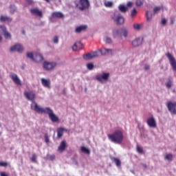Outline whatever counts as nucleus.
<instances>
[{"label":"nucleus","mask_w":176,"mask_h":176,"mask_svg":"<svg viewBox=\"0 0 176 176\" xmlns=\"http://www.w3.org/2000/svg\"><path fill=\"white\" fill-rule=\"evenodd\" d=\"M108 138L111 142L114 144H121L123 142L124 136L123 135V131L121 130H116L113 133L108 135Z\"/></svg>","instance_id":"f257e3e1"},{"label":"nucleus","mask_w":176,"mask_h":176,"mask_svg":"<svg viewBox=\"0 0 176 176\" xmlns=\"http://www.w3.org/2000/svg\"><path fill=\"white\" fill-rule=\"evenodd\" d=\"M31 109H33V111H35L38 113H45V115H48L49 116L53 113V110L50 107L42 108L36 102H34L33 104H31Z\"/></svg>","instance_id":"f03ea898"},{"label":"nucleus","mask_w":176,"mask_h":176,"mask_svg":"<svg viewBox=\"0 0 176 176\" xmlns=\"http://www.w3.org/2000/svg\"><path fill=\"white\" fill-rule=\"evenodd\" d=\"M26 56L34 63H41L43 60V55L39 53L28 52Z\"/></svg>","instance_id":"7ed1b4c3"},{"label":"nucleus","mask_w":176,"mask_h":176,"mask_svg":"<svg viewBox=\"0 0 176 176\" xmlns=\"http://www.w3.org/2000/svg\"><path fill=\"white\" fill-rule=\"evenodd\" d=\"M112 20L117 24V25H122L124 24V18L120 15L118 12H116L111 16Z\"/></svg>","instance_id":"20e7f679"},{"label":"nucleus","mask_w":176,"mask_h":176,"mask_svg":"<svg viewBox=\"0 0 176 176\" xmlns=\"http://www.w3.org/2000/svg\"><path fill=\"white\" fill-rule=\"evenodd\" d=\"M57 67V63L53 61H45L43 63V68L45 71H53Z\"/></svg>","instance_id":"39448f33"},{"label":"nucleus","mask_w":176,"mask_h":176,"mask_svg":"<svg viewBox=\"0 0 176 176\" xmlns=\"http://www.w3.org/2000/svg\"><path fill=\"white\" fill-rule=\"evenodd\" d=\"M76 6L80 10H87V9L90 8V1L79 0V2Z\"/></svg>","instance_id":"423d86ee"},{"label":"nucleus","mask_w":176,"mask_h":176,"mask_svg":"<svg viewBox=\"0 0 176 176\" xmlns=\"http://www.w3.org/2000/svg\"><path fill=\"white\" fill-rule=\"evenodd\" d=\"M96 80L100 82V83H105V82H108V79H109V73L103 72L101 74H98L96 76Z\"/></svg>","instance_id":"0eeeda50"},{"label":"nucleus","mask_w":176,"mask_h":176,"mask_svg":"<svg viewBox=\"0 0 176 176\" xmlns=\"http://www.w3.org/2000/svg\"><path fill=\"white\" fill-rule=\"evenodd\" d=\"M166 57L168 58L169 63L171 65L173 71L176 72V60L175 58H174V56L171 55L170 53H167L166 54Z\"/></svg>","instance_id":"6e6552de"},{"label":"nucleus","mask_w":176,"mask_h":176,"mask_svg":"<svg viewBox=\"0 0 176 176\" xmlns=\"http://www.w3.org/2000/svg\"><path fill=\"white\" fill-rule=\"evenodd\" d=\"M166 107L172 115H176V102H168Z\"/></svg>","instance_id":"1a4fd4ad"},{"label":"nucleus","mask_w":176,"mask_h":176,"mask_svg":"<svg viewBox=\"0 0 176 176\" xmlns=\"http://www.w3.org/2000/svg\"><path fill=\"white\" fill-rule=\"evenodd\" d=\"M24 96L25 97V98H27V100H28L29 101H32V104H33V102H35V93L30 91H25L24 92Z\"/></svg>","instance_id":"9d476101"},{"label":"nucleus","mask_w":176,"mask_h":176,"mask_svg":"<svg viewBox=\"0 0 176 176\" xmlns=\"http://www.w3.org/2000/svg\"><path fill=\"white\" fill-rule=\"evenodd\" d=\"M23 50H24V48L23 47V45L19 44V43L14 45L10 48V52H18V53H21L23 52Z\"/></svg>","instance_id":"9b49d317"},{"label":"nucleus","mask_w":176,"mask_h":176,"mask_svg":"<svg viewBox=\"0 0 176 176\" xmlns=\"http://www.w3.org/2000/svg\"><path fill=\"white\" fill-rule=\"evenodd\" d=\"M143 39L141 37H138L131 41V45L133 47H140L142 45Z\"/></svg>","instance_id":"f8f14e48"},{"label":"nucleus","mask_w":176,"mask_h":176,"mask_svg":"<svg viewBox=\"0 0 176 176\" xmlns=\"http://www.w3.org/2000/svg\"><path fill=\"white\" fill-rule=\"evenodd\" d=\"M102 56H107V54H115L116 51L112 49H107L105 47L102 48L99 50Z\"/></svg>","instance_id":"ddd939ff"},{"label":"nucleus","mask_w":176,"mask_h":176,"mask_svg":"<svg viewBox=\"0 0 176 176\" xmlns=\"http://www.w3.org/2000/svg\"><path fill=\"white\" fill-rule=\"evenodd\" d=\"M146 123L148 126H150L151 129H156L157 124H156V120H155V118L151 117L147 119Z\"/></svg>","instance_id":"4468645a"},{"label":"nucleus","mask_w":176,"mask_h":176,"mask_svg":"<svg viewBox=\"0 0 176 176\" xmlns=\"http://www.w3.org/2000/svg\"><path fill=\"white\" fill-rule=\"evenodd\" d=\"M10 77L11 78L14 83H15V85H18L19 86L21 85V80H20V78H19L17 74L14 73H11L10 74Z\"/></svg>","instance_id":"2eb2a0df"},{"label":"nucleus","mask_w":176,"mask_h":176,"mask_svg":"<svg viewBox=\"0 0 176 176\" xmlns=\"http://www.w3.org/2000/svg\"><path fill=\"white\" fill-rule=\"evenodd\" d=\"M30 13L33 16H37V17L42 18L43 16V14L42 13V10H38L36 8L30 9Z\"/></svg>","instance_id":"dca6fc26"},{"label":"nucleus","mask_w":176,"mask_h":176,"mask_svg":"<svg viewBox=\"0 0 176 176\" xmlns=\"http://www.w3.org/2000/svg\"><path fill=\"white\" fill-rule=\"evenodd\" d=\"M87 30V25H81L76 28L75 32L76 34H80V32H83V31H86Z\"/></svg>","instance_id":"f3484780"},{"label":"nucleus","mask_w":176,"mask_h":176,"mask_svg":"<svg viewBox=\"0 0 176 176\" xmlns=\"http://www.w3.org/2000/svg\"><path fill=\"white\" fill-rule=\"evenodd\" d=\"M41 85L47 89H50L51 82L50 79L41 78Z\"/></svg>","instance_id":"a211bd4d"},{"label":"nucleus","mask_w":176,"mask_h":176,"mask_svg":"<svg viewBox=\"0 0 176 176\" xmlns=\"http://www.w3.org/2000/svg\"><path fill=\"white\" fill-rule=\"evenodd\" d=\"M129 35V30L126 28H120V38H122V36L124 38H127Z\"/></svg>","instance_id":"6ab92c4d"},{"label":"nucleus","mask_w":176,"mask_h":176,"mask_svg":"<svg viewBox=\"0 0 176 176\" xmlns=\"http://www.w3.org/2000/svg\"><path fill=\"white\" fill-rule=\"evenodd\" d=\"M72 50L74 52H76V50H82V43L79 41L76 42L72 47Z\"/></svg>","instance_id":"aec40b11"},{"label":"nucleus","mask_w":176,"mask_h":176,"mask_svg":"<svg viewBox=\"0 0 176 176\" xmlns=\"http://www.w3.org/2000/svg\"><path fill=\"white\" fill-rule=\"evenodd\" d=\"M63 17H64V14L60 12H55L52 14V19H63Z\"/></svg>","instance_id":"412c9836"},{"label":"nucleus","mask_w":176,"mask_h":176,"mask_svg":"<svg viewBox=\"0 0 176 176\" xmlns=\"http://www.w3.org/2000/svg\"><path fill=\"white\" fill-rule=\"evenodd\" d=\"M12 18L10 16H3L1 15L0 16V21H1V23H5V21H7L8 23H10L12 22Z\"/></svg>","instance_id":"4be33fe9"},{"label":"nucleus","mask_w":176,"mask_h":176,"mask_svg":"<svg viewBox=\"0 0 176 176\" xmlns=\"http://www.w3.org/2000/svg\"><path fill=\"white\" fill-rule=\"evenodd\" d=\"M66 147L67 144L65 143V141H62L58 148V152H64V151H65Z\"/></svg>","instance_id":"5701e85b"},{"label":"nucleus","mask_w":176,"mask_h":176,"mask_svg":"<svg viewBox=\"0 0 176 176\" xmlns=\"http://www.w3.org/2000/svg\"><path fill=\"white\" fill-rule=\"evenodd\" d=\"M64 131H67V129H65V128L61 127L57 129L58 138H61V137H63Z\"/></svg>","instance_id":"b1692460"},{"label":"nucleus","mask_w":176,"mask_h":176,"mask_svg":"<svg viewBox=\"0 0 176 176\" xmlns=\"http://www.w3.org/2000/svg\"><path fill=\"white\" fill-rule=\"evenodd\" d=\"M49 118L53 123H56V122H58V117L54 114V113H52L50 116H49Z\"/></svg>","instance_id":"393cba45"},{"label":"nucleus","mask_w":176,"mask_h":176,"mask_svg":"<svg viewBox=\"0 0 176 176\" xmlns=\"http://www.w3.org/2000/svg\"><path fill=\"white\" fill-rule=\"evenodd\" d=\"M113 36L114 38H118V36H120V28H115L113 30Z\"/></svg>","instance_id":"a878e982"},{"label":"nucleus","mask_w":176,"mask_h":176,"mask_svg":"<svg viewBox=\"0 0 176 176\" xmlns=\"http://www.w3.org/2000/svg\"><path fill=\"white\" fill-rule=\"evenodd\" d=\"M118 10H120V12H121L122 13H126L127 12V7L123 4H120L118 6Z\"/></svg>","instance_id":"bb28decb"},{"label":"nucleus","mask_w":176,"mask_h":176,"mask_svg":"<svg viewBox=\"0 0 176 176\" xmlns=\"http://www.w3.org/2000/svg\"><path fill=\"white\" fill-rule=\"evenodd\" d=\"M173 157H174V156L171 153H168L164 155L165 160H168V162L173 161Z\"/></svg>","instance_id":"cd10ccee"},{"label":"nucleus","mask_w":176,"mask_h":176,"mask_svg":"<svg viewBox=\"0 0 176 176\" xmlns=\"http://www.w3.org/2000/svg\"><path fill=\"white\" fill-rule=\"evenodd\" d=\"M146 16L147 21H151L152 20V17H153V14L149 11H146Z\"/></svg>","instance_id":"c85d7f7f"},{"label":"nucleus","mask_w":176,"mask_h":176,"mask_svg":"<svg viewBox=\"0 0 176 176\" xmlns=\"http://www.w3.org/2000/svg\"><path fill=\"white\" fill-rule=\"evenodd\" d=\"M83 58H84V60H86L87 61L89 60H91V58H93V55H91V52L85 54V55H83Z\"/></svg>","instance_id":"c756f323"},{"label":"nucleus","mask_w":176,"mask_h":176,"mask_svg":"<svg viewBox=\"0 0 176 176\" xmlns=\"http://www.w3.org/2000/svg\"><path fill=\"white\" fill-rule=\"evenodd\" d=\"M165 85L167 89H171V87H173V80L168 79V80L165 83Z\"/></svg>","instance_id":"7c9ffc66"},{"label":"nucleus","mask_w":176,"mask_h":176,"mask_svg":"<svg viewBox=\"0 0 176 176\" xmlns=\"http://www.w3.org/2000/svg\"><path fill=\"white\" fill-rule=\"evenodd\" d=\"M163 9V6H157L153 8V12L154 14H156L157 13H159Z\"/></svg>","instance_id":"2f4dec72"},{"label":"nucleus","mask_w":176,"mask_h":176,"mask_svg":"<svg viewBox=\"0 0 176 176\" xmlns=\"http://www.w3.org/2000/svg\"><path fill=\"white\" fill-rule=\"evenodd\" d=\"M92 55V58H97V57H100V51H95L91 52Z\"/></svg>","instance_id":"473e14b6"},{"label":"nucleus","mask_w":176,"mask_h":176,"mask_svg":"<svg viewBox=\"0 0 176 176\" xmlns=\"http://www.w3.org/2000/svg\"><path fill=\"white\" fill-rule=\"evenodd\" d=\"M37 157L36 154H33L32 155V157H30V162H32V163H37L38 161H36Z\"/></svg>","instance_id":"72a5a7b5"},{"label":"nucleus","mask_w":176,"mask_h":176,"mask_svg":"<svg viewBox=\"0 0 176 176\" xmlns=\"http://www.w3.org/2000/svg\"><path fill=\"white\" fill-rule=\"evenodd\" d=\"M3 34L4 36V38H6V39H9V38H12V35L8 31L3 33Z\"/></svg>","instance_id":"f704fd0d"},{"label":"nucleus","mask_w":176,"mask_h":176,"mask_svg":"<svg viewBox=\"0 0 176 176\" xmlns=\"http://www.w3.org/2000/svg\"><path fill=\"white\" fill-rule=\"evenodd\" d=\"M81 151L84 153H87V155H89V153H90V150H89V148L85 147V146H82L81 147Z\"/></svg>","instance_id":"c9c22d12"},{"label":"nucleus","mask_w":176,"mask_h":176,"mask_svg":"<svg viewBox=\"0 0 176 176\" xmlns=\"http://www.w3.org/2000/svg\"><path fill=\"white\" fill-rule=\"evenodd\" d=\"M136 151L138 153H140V155H142V153H144V150L142 149V147L138 145L136 147Z\"/></svg>","instance_id":"e433bc0d"},{"label":"nucleus","mask_w":176,"mask_h":176,"mask_svg":"<svg viewBox=\"0 0 176 176\" xmlns=\"http://www.w3.org/2000/svg\"><path fill=\"white\" fill-rule=\"evenodd\" d=\"M58 36H54L52 38V42L53 43H54L55 45H57L58 43Z\"/></svg>","instance_id":"4c0bfd02"},{"label":"nucleus","mask_w":176,"mask_h":176,"mask_svg":"<svg viewBox=\"0 0 176 176\" xmlns=\"http://www.w3.org/2000/svg\"><path fill=\"white\" fill-rule=\"evenodd\" d=\"M8 30H6V26L5 25H0V32H2V34H5L6 32Z\"/></svg>","instance_id":"58836bf2"},{"label":"nucleus","mask_w":176,"mask_h":176,"mask_svg":"<svg viewBox=\"0 0 176 176\" xmlns=\"http://www.w3.org/2000/svg\"><path fill=\"white\" fill-rule=\"evenodd\" d=\"M113 5V3L111 1H107L104 3V6H106V8H112Z\"/></svg>","instance_id":"ea45409f"},{"label":"nucleus","mask_w":176,"mask_h":176,"mask_svg":"<svg viewBox=\"0 0 176 176\" xmlns=\"http://www.w3.org/2000/svg\"><path fill=\"white\" fill-rule=\"evenodd\" d=\"M10 12L11 14H14V12H16V6H10Z\"/></svg>","instance_id":"a19ab883"},{"label":"nucleus","mask_w":176,"mask_h":176,"mask_svg":"<svg viewBox=\"0 0 176 176\" xmlns=\"http://www.w3.org/2000/svg\"><path fill=\"white\" fill-rule=\"evenodd\" d=\"M136 6H142V5L144 4V1L143 0H136Z\"/></svg>","instance_id":"79ce46f5"},{"label":"nucleus","mask_w":176,"mask_h":176,"mask_svg":"<svg viewBox=\"0 0 176 176\" xmlns=\"http://www.w3.org/2000/svg\"><path fill=\"white\" fill-rule=\"evenodd\" d=\"M87 69H89V71H91V69H93V68H94V65H93V63H88L87 65Z\"/></svg>","instance_id":"37998d69"},{"label":"nucleus","mask_w":176,"mask_h":176,"mask_svg":"<svg viewBox=\"0 0 176 176\" xmlns=\"http://www.w3.org/2000/svg\"><path fill=\"white\" fill-rule=\"evenodd\" d=\"M113 162L116 163V166L119 167L120 166V160L118 158H113Z\"/></svg>","instance_id":"c03bdc74"},{"label":"nucleus","mask_w":176,"mask_h":176,"mask_svg":"<svg viewBox=\"0 0 176 176\" xmlns=\"http://www.w3.org/2000/svg\"><path fill=\"white\" fill-rule=\"evenodd\" d=\"M104 41L106 43H111L112 42V39L108 36L105 37Z\"/></svg>","instance_id":"a18cd8bd"},{"label":"nucleus","mask_w":176,"mask_h":176,"mask_svg":"<svg viewBox=\"0 0 176 176\" xmlns=\"http://www.w3.org/2000/svg\"><path fill=\"white\" fill-rule=\"evenodd\" d=\"M135 14H137V10L135 8H134L131 12V17H134V16H135Z\"/></svg>","instance_id":"49530a36"},{"label":"nucleus","mask_w":176,"mask_h":176,"mask_svg":"<svg viewBox=\"0 0 176 176\" xmlns=\"http://www.w3.org/2000/svg\"><path fill=\"white\" fill-rule=\"evenodd\" d=\"M133 28H135V30H141V25L140 24H134L133 25Z\"/></svg>","instance_id":"de8ad7c7"},{"label":"nucleus","mask_w":176,"mask_h":176,"mask_svg":"<svg viewBox=\"0 0 176 176\" xmlns=\"http://www.w3.org/2000/svg\"><path fill=\"white\" fill-rule=\"evenodd\" d=\"M6 166H8V162H0V166L1 167H6Z\"/></svg>","instance_id":"09e8293b"},{"label":"nucleus","mask_w":176,"mask_h":176,"mask_svg":"<svg viewBox=\"0 0 176 176\" xmlns=\"http://www.w3.org/2000/svg\"><path fill=\"white\" fill-rule=\"evenodd\" d=\"M167 23V21L164 19H162L161 24L162 25H166V23Z\"/></svg>","instance_id":"8fccbe9b"},{"label":"nucleus","mask_w":176,"mask_h":176,"mask_svg":"<svg viewBox=\"0 0 176 176\" xmlns=\"http://www.w3.org/2000/svg\"><path fill=\"white\" fill-rule=\"evenodd\" d=\"M131 6H133V2L129 1L126 4V8H130Z\"/></svg>","instance_id":"3c124183"},{"label":"nucleus","mask_w":176,"mask_h":176,"mask_svg":"<svg viewBox=\"0 0 176 176\" xmlns=\"http://www.w3.org/2000/svg\"><path fill=\"white\" fill-rule=\"evenodd\" d=\"M55 158H56V156L54 155H52L49 156V159L50 160H54Z\"/></svg>","instance_id":"603ef678"},{"label":"nucleus","mask_w":176,"mask_h":176,"mask_svg":"<svg viewBox=\"0 0 176 176\" xmlns=\"http://www.w3.org/2000/svg\"><path fill=\"white\" fill-rule=\"evenodd\" d=\"M45 138L46 144H49V136H47V135H45Z\"/></svg>","instance_id":"864d4df0"},{"label":"nucleus","mask_w":176,"mask_h":176,"mask_svg":"<svg viewBox=\"0 0 176 176\" xmlns=\"http://www.w3.org/2000/svg\"><path fill=\"white\" fill-rule=\"evenodd\" d=\"M149 68H150V67H149L148 65H144V70L145 71H149Z\"/></svg>","instance_id":"5fc2aeb1"},{"label":"nucleus","mask_w":176,"mask_h":176,"mask_svg":"<svg viewBox=\"0 0 176 176\" xmlns=\"http://www.w3.org/2000/svg\"><path fill=\"white\" fill-rule=\"evenodd\" d=\"M0 176H8V174H6V173H5V172H1Z\"/></svg>","instance_id":"6e6d98bb"},{"label":"nucleus","mask_w":176,"mask_h":176,"mask_svg":"<svg viewBox=\"0 0 176 176\" xmlns=\"http://www.w3.org/2000/svg\"><path fill=\"white\" fill-rule=\"evenodd\" d=\"M27 1L28 2V3H30V5L32 3V0H27Z\"/></svg>","instance_id":"4d7b16f0"},{"label":"nucleus","mask_w":176,"mask_h":176,"mask_svg":"<svg viewBox=\"0 0 176 176\" xmlns=\"http://www.w3.org/2000/svg\"><path fill=\"white\" fill-rule=\"evenodd\" d=\"M63 93L65 94V89L63 90Z\"/></svg>","instance_id":"13d9d810"},{"label":"nucleus","mask_w":176,"mask_h":176,"mask_svg":"<svg viewBox=\"0 0 176 176\" xmlns=\"http://www.w3.org/2000/svg\"><path fill=\"white\" fill-rule=\"evenodd\" d=\"M45 1H46V2H49V1H50V0H45Z\"/></svg>","instance_id":"bf43d9fd"},{"label":"nucleus","mask_w":176,"mask_h":176,"mask_svg":"<svg viewBox=\"0 0 176 176\" xmlns=\"http://www.w3.org/2000/svg\"><path fill=\"white\" fill-rule=\"evenodd\" d=\"M1 133L0 132V135H1Z\"/></svg>","instance_id":"052dcab7"}]
</instances>
